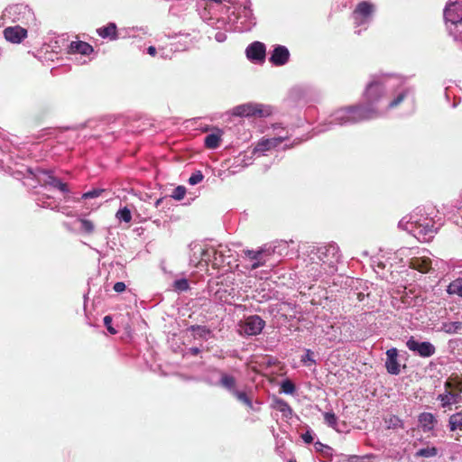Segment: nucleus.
<instances>
[{
    "mask_svg": "<svg viewBox=\"0 0 462 462\" xmlns=\"http://www.w3.org/2000/svg\"><path fill=\"white\" fill-rule=\"evenodd\" d=\"M386 96L389 97L386 109H394L409 97L413 100L414 88L407 85L403 79L397 76H374L364 93L365 104L349 106L336 110L329 116L328 122L322 125L318 132L328 131L332 129L333 125H354L379 117L382 113L375 105Z\"/></svg>",
    "mask_w": 462,
    "mask_h": 462,
    "instance_id": "f257e3e1",
    "label": "nucleus"
},
{
    "mask_svg": "<svg viewBox=\"0 0 462 462\" xmlns=\"http://www.w3.org/2000/svg\"><path fill=\"white\" fill-rule=\"evenodd\" d=\"M205 7L200 13L201 19L209 26L221 28L229 24V28L240 23L241 30H251L255 24V17L249 0H204Z\"/></svg>",
    "mask_w": 462,
    "mask_h": 462,
    "instance_id": "f03ea898",
    "label": "nucleus"
},
{
    "mask_svg": "<svg viewBox=\"0 0 462 462\" xmlns=\"http://www.w3.org/2000/svg\"><path fill=\"white\" fill-rule=\"evenodd\" d=\"M339 257V248L334 243L310 245L308 250V260L304 273L312 281H317L323 274H334L337 270V264Z\"/></svg>",
    "mask_w": 462,
    "mask_h": 462,
    "instance_id": "7ed1b4c3",
    "label": "nucleus"
},
{
    "mask_svg": "<svg viewBox=\"0 0 462 462\" xmlns=\"http://www.w3.org/2000/svg\"><path fill=\"white\" fill-rule=\"evenodd\" d=\"M437 214L438 210L430 205L417 207L412 213L399 221L398 227L420 242H429L438 230L435 226Z\"/></svg>",
    "mask_w": 462,
    "mask_h": 462,
    "instance_id": "20e7f679",
    "label": "nucleus"
},
{
    "mask_svg": "<svg viewBox=\"0 0 462 462\" xmlns=\"http://www.w3.org/2000/svg\"><path fill=\"white\" fill-rule=\"evenodd\" d=\"M287 248L288 244L286 241H279L271 245H265L259 250H245L244 253L245 256L253 261L251 269L255 270L265 264L268 256L275 254L282 255Z\"/></svg>",
    "mask_w": 462,
    "mask_h": 462,
    "instance_id": "39448f33",
    "label": "nucleus"
},
{
    "mask_svg": "<svg viewBox=\"0 0 462 462\" xmlns=\"http://www.w3.org/2000/svg\"><path fill=\"white\" fill-rule=\"evenodd\" d=\"M34 14L27 5L23 4L13 5L6 7L1 17L0 25H5L7 23H21L29 25L34 23Z\"/></svg>",
    "mask_w": 462,
    "mask_h": 462,
    "instance_id": "423d86ee",
    "label": "nucleus"
},
{
    "mask_svg": "<svg viewBox=\"0 0 462 462\" xmlns=\"http://www.w3.org/2000/svg\"><path fill=\"white\" fill-rule=\"evenodd\" d=\"M189 263L195 267L199 265L208 266V263H211L215 268H217L223 264V261L218 260L217 257H215L214 260L210 258L211 254L216 255L217 254L214 247L205 248L198 243H191L189 245Z\"/></svg>",
    "mask_w": 462,
    "mask_h": 462,
    "instance_id": "0eeeda50",
    "label": "nucleus"
},
{
    "mask_svg": "<svg viewBox=\"0 0 462 462\" xmlns=\"http://www.w3.org/2000/svg\"><path fill=\"white\" fill-rule=\"evenodd\" d=\"M375 6L367 1L360 2L352 12V19L356 28L355 33L360 34L368 28L373 21Z\"/></svg>",
    "mask_w": 462,
    "mask_h": 462,
    "instance_id": "6e6552de",
    "label": "nucleus"
},
{
    "mask_svg": "<svg viewBox=\"0 0 462 462\" xmlns=\"http://www.w3.org/2000/svg\"><path fill=\"white\" fill-rule=\"evenodd\" d=\"M407 348L422 358H428L435 355L436 346L429 341H418L414 337H411L406 341Z\"/></svg>",
    "mask_w": 462,
    "mask_h": 462,
    "instance_id": "1a4fd4ad",
    "label": "nucleus"
},
{
    "mask_svg": "<svg viewBox=\"0 0 462 462\" xmlns=\"http://www.w3.org/2000/svg\"><path fill=\"white\" fill-rule=\"evenodd\" d=\"M241 333L246 336H257L265 327V321L258 315H251L239 324Z\"/></svg>",
    "mask_w": 462,
    "mask_h": 462,
    "instance_id": "9d476101",
    "label": "nucleus"
},
{
    "mask_svg": "<svg viewBox=\"0 0 462 462\" xmlns=\"http://www.w3.org/2000/svg\"><path fill=\"white\" fill-rule=\"evenodd\" d=\"M444 19L446 25L457 24L456 26H461L462 2L458 0H449L444 9Z\"/></svg>",
    "mask_w": 462,
    "mask_h": 462,
    "instance_id": "9b49d317",
    "label": "nucleus"
},
{
    "mask_svg": "<svg viewBox=\"0 0 462 462\" xmlns=\"http://www.w3.org/2000/svg\"><path fill=\"white\" fill-rule=\"evenodd\" d=\"M234 114L238 116H266L270 112L261 104H244L234 108Z\"/></svg>",
    "mask_w": 462,
    "mask_h": 462,
    "instance_id": "f8f14e48",
    "label": "nucleus"
},
{
    "mask_svg": "<svg viewBox=\"0 0 462 462\" xmlns=\"http://www.w3.org/2000/svg\"><path fill=\"white\" fill-rule=\"evenodd\" d=\"M39 181L44 182L54 189L60 190L63 193H69V189L68 185L62 182L60 179L53 176L50 171L38 170V174L35 175Z\"/></svg>",
    "mask_w": 462,
    "mask_h": 462,
    "instance_id": "ddd939ff",
    "label": "nucleus"
},
{
    "mask_svg": "<svg viewBox=\"0 0 462 462\" xmlns=\"http://www.w3.org/2000/svg\"><path fill=\"white\" fill-rule=\"evenodd\" d=\"M266 48L261 42H254L245 50L246 57L253 62H263L265 59Z\"/></svg>",
    "mask_w": 462,
    "mask_h": 462,
    "instance_id": "4468645a",
    "label": "nucleus"
},
{
    "mask_svg": "<svg viewBox=\"0 0 462 462\" xmlns=\"http://www.w3.org/2000/svg\"><path fill=\"white\" fill-rule=\"evenodd\" d=\"M289 60L290 51L283 45H275L269 58V61L274 66H283Z\"/></svg>",
    "mask_w": 462,
    "mask_h": 462,
    "instance_id": "2eb2a0df",
    "label": "nucleus"
},
{
    "mask_svg": "<svg viewBox=\"0 0 462 462\" xmlns=\"http://www.w3.org/2000/svg\"><path fill=\"white\" fill-rule=\"evenodd\" d=\"M282 131L284 132V134H278V136L261 140L254 148L255 152H266L273 147L278 146L284 140L288 139L289 138L288 131H284V130H282Z\"/></svg>",
    "mask_w": 462,
    "mask_h": 462,
    "instance_id": "dca6fc26",
    "label": "nucleus"
},
{
    "mask_svg": "<svg viewBox=\"0 0 462 462\" xmlns=\"http://www.w3.org/2000/svg\"><path fill=\"white\" fill-rule=\"evenodd\" d=\"M6 41L12 43H20L27 36V30L20 25L8 26L4 30Z\"/></svg>",
    "mask_w": 462,
    "mask_h": 462,
    "instance_id": "f3484780",
    "label": "nucleus"
},
{
    "mask_svg": "<svg viewBox=\"0 0 462 462\" xmlns=\"http://www.w3.org/2000/svg\"><path fill=\"white\" fill-rule=\"evenodd\" d=\"M385 368L386 371L393 375H397L401 373L400 364L398 362V350L392 347L386 351Z\"/></svg>",
    "mask_w": 462,
    "mask_h": 462,
    "instance_id": "a211bd4d",
    "label": "nucleus"
},
{
    "mask_svg": "<svg viewBox=\"0 0 462 462\" xmlns=\"http://www.w3.org/2000/svg\"><path fill=\"white\" fill-rule=\"evenodd\" d=\"M215 372L219 374V384L218 386L227 391L230 394L237 389V380L236 378L224 371V370H215Z\"/></svg>",
    "mask_w": 462,
    "mask_h": 462,
    "instance_id": "6ab92c4d",
    "label": "nucleus"
},
{
    "mask_svg": "<svg viewBox=\"0 0 462 462\" xmlns=\"http://www.w3.org/2000/svg\"><path fill=\"white\" fill-rule=\"evenodd\" d=\"M437 400L440 401L441 407L447 408L452 404H457L461 401V395L459 393H455L445 389L443 393L439 394Z\"/></svg>",
    "mask_w": 462,
    "mask_h": 462,
    "instance_id": "aec40b11",
    "label": "nucleus"
},
{
    "mask_svg": "<svg viewBox=\"0 0 462 462\" xmlns=\"http://www.w3.org/2000/svg\"><path fill=\"white\" fill-rule=\"evenodd\" d=\"M418 421L424 432H430L434 429L437 419L435 415L430 412H422L419 415Z\"/></svg>",
    "mask_w": 462,
    "mask_h": 462,
    "instance_id": "412c9836",
    "label": "nucleus"
},
{
    "mask_svg": "<svg viewBox=\"0 0 462 462\" xmlns=\"http://www.w3.org/2000/svg\"><path fill=\"white\" fill-rule=\"evenodd\" d=\"M97 32L103 39H109L110 41L118 39L117 27L115 23H109L106 26L98 28Z\"/></svg>",
    "mask_w": 462,
    "mask_h": 462,
    "instance_id": "4be33fe9",
    "label": "nucleus"
},
{
    "mask_svg": "<svg viewBox=\"0 0 462 462\" xmlns=\"http://www.w3.org/2000/svg\"><path fill=\"white\" fill-rule=\"evenodd\" d=\"M93 51V47L86 42H71L69 44V52L88 55Z\"/></svg>",
    "mask_w": 462,
    "mask_h": 462,
    "instance_id": "5701e85b",
    "label": "nucleus"
},
{
    "mask_svg": "<svg viewBox=\"0 0 462 462\" xmlns=\"http://www.w3.org/2000/svg\"><path fill=\"white\" fill-rule=\"evenodd\" d=\"M239 25H242L240 23H235L232 28H229V24H226V25H222L221 28H217V30H224V31H219V32H217L214 35V39L217 42H224L227 36H226V32H229V31H240V32H246L247 30H241L239 29L238 27L236 26H239ZM212 28L214 29H217L216 26H211Z\"/></svg>",
    "mask_w": 462,
    "mask_h": 462,
    "instance_id": "b1692460",
    "label": "nucleus"
},
{
    "mask_svg": "<svg viewBox=\"0 0 462 462\" xmlns=\"http://www.w3.org/2000/svg\"><path fill=\"white\" fill-rule=\"evenodd\" d=\"M312 92H314V89L310 86L301 85L294 87L291 90V96L298 100L306 99Z\"/></svg>",
    "mask_w": 462,
    "mask_h": 462,
    "instance_id": "393cba45",
    "label": "nucleus"
},
{
    "mask_svg": "<svg viewBox=\"0 0 462 462\" xmlns=\"http://www.w3.org/2000/svg\"><path fill=\"white\" fill-rule=\"evenodd\" d=\"M215 370L220 369L217 367H208L202 377V381L210 386H218L219 384V374L215 372Z\"/></svg>",
    "mask_w": 462,
    "mask_h": 462,
    "instance_id": "a878e982",
    "label": "nucleus"
},
{
    "mask_svg": "<svg viewBox=\"0 0 462 462\" xmlns=\"http://www.w3.org/2000/svg\"><path fill=\"white\" fill-rule=\"evenodd\" d=\"M200 39V35L199 32L193 31L191 33L181 34L179 42H183L185 45L183 50H188L194 46Z\"/></svg>",
    "mask_w": 462,
    "mask_h": 462,
    "instance_id": "bb28decb",
    "label": "nucleus"
},
{
    "mask_svg": "<svg viewBox=\"0 0 462 462\" xmlns=\"http://www.w3.org/2000/svg\"><path fill=\"white\" fill-rule=\"evenodd\" d=\"M273 408L278 410L285 418H291L292 416V409L288 402L282 399H276L273 403Z\"/></svg>",
    "mask_w": 462,
    "mask_h": 462,
    "instance_id": "cd10ccee",
    "label": "nucleus"
},
{
    "mask_svg": "<svg viewBox=\"0 0 462 462\" xmlns=\"http://www.w3.org/2000/svg\"><path fill=\"white\" fill-rule=\"evenodd\" d=\"M448 428L450 431L462 430V412H457L449 416Z\"/></svg>",
    "mask_w": 462,
    "mask_h": 462,
    "instance_id": "c85d7f7f",
    "label": "nucleus"
},
{
    "mask_svg": "<svg viewBox=\"0 0 462 462\" xmlns=\"http://www.w3.org/2000/svg\"><path fill=\"white\" fill-rule=\"evenodd\" d=\"M445 389L455 393H462V379L457 377L449 378L445 382Z\"/></svg>",
    "mask_w": 462,
    "mask_h": 462,
    "instance_id": "c756f323",
    "label": "nucleus"
},
{
    "mask_svg": "<svg viewBox=\"0 0 462 462\" xmlns=\"http://www.w3.org/2000/svg\"><path fill=\"white\" fill-rule=\"evenodd\" d=\"M78 222L80 224V226H79L80 232L87 234V235H91L94 233L95 224L91 220L84 218V217H79Z\"/></svg>",
    "mask_w": 462,
    "mask_h": 462,
    "instance_id": "7c9ffc66",
    "label": "nucleus"
},
{
    "mask_svg": "<svg viewBox=\"0 0 462 462\" xmlns=\"http://www.w3.org/2000/svg\"><path fill=\"white\" fill-rule=\"evenodd\" d=\"M221 138L218 134H209L205 137V146L208 149H216L219 146Z\"/></svg>",
    "mask_w": 462,
    "mask_h": 462,
    "instance_id": "2f4dec72",
    "label": "nucleus"
},
{
    "mask_svg": "<svg viewBox=\"0 0 462 462\" xmlns=\"http://www.w3.org/2000/svg\"><path fill=\"white\" fill-rule=\"evenodd\" d=\"M448 292L449 294L462 297V278L456 279L451 282L448 286Z\"/></svg>",
    "mask_w": 462,
    "mask_h": 462,
    "instance_id": "473e14b6",
    "label": "nucleus"
},
{
    "mask_svg": "<svg viewBox=\"0 0 462 462\" xmlns=\"http://www.w3.org/2000/svg\"><path fill=\"white\" fill-rule=\"evenodd\" d=\"M231 394L247 407L254 409L252 400L247 396V394L245 392L236 389Z\"/></svg>",
    "mask_w": 462,
    "mask_h": 462,
    "instance_id": "72a5a7b5",
    "label": "nucleus"
},
{
    "mask_svg": "<svg viewBox=\"0 0 462 462\" xmlns=\"http://www.w3.org/2000/svg\"><path fill=\"white\" fill-rule=\"evenodd\" d=\"M438 454V449L435 447H427L420 448L416 451L415 457H433Z\"/></svg>",
    "mask_w": 462,
    "mask_h": 462,
    "instance_id": "f704fd0d",
    "label": "nucleus"
},
{
    "mask_svg": "<svg viewBox=\"0 0 462 462\" xmlns=\"http://www.w3.org/2000/svg\"><path fill=\"white\" fill-rule=\"evenodd\" d=\"M385 423L387 424L388 429H403V421L396 415H391L387 420H385Z\"/></svg>",
    "mask_w": 462,
    "mask_h": 462,
    "instance_id": "c9c22d12",
    "label": "nucleus"
},
{
    "mask_svg": "<svg viewBox=\"0 0 462 462\" xmlns=\"http://www.w3.org/2000/svg\"><path fill=\"white\" fill-rule=\"evenodd\" d=\"M411 265L414 269L419 270L420 273H427L430 266L429 260L414 259L411 262Z\"/></svg>",
    "mask_w": 462,
    "mask_h": 462,
    "instance_id": "e433bc0d",
    "label": "nucleus"
},
{
    "mask_svg": "<svg viewBox=\"0 0 462 462\" xmlns=\"http://www.w3.org/2000/svg\"><path fill=\"white\" fill-rule=\"evenodd\" d=\"M456 25L457 24H448L446 26L448 28L449 34L454 38V40L462 42V21L461 26Z\"/></svg>",
    "mask_w": 462,
    "mask_h": 462,
    "instance_id": "4c0bfd02",
    "label": "nucleus"
},
{
    "mask_svg": "<svg viewBox=\"0 0 462 462\" xmlns=\"http://www.w3.org/2000/svg\"><path fill=\"white\" fill-rule=\"evenodd\" d=\"M324 421L334 430H337V417L333 411H326L323 413Z\"/></svg>",
    "mask_w": 462,
    "mask_h": 462,
    "instance_id": "58836bf2",
    "label": "nucleus"
},
{
    "mask_svg": "<svg viewBox=\"0 0 462 462\" xmlns=\"http://www.w3.org/2000/svg\"><path fill=\"white\" fill-rule=\"evenodd\" d=\"M173 288L176 291H187L189 289V284L187 279L181 278L174 281Z\"/></svg>",
    "mask_w": 462,
    "mask_h": 462,
    "instance_id": "ea45409f",
    "label": "nucleus"
},
{
    "mask_svg": "<svg viewBox=\"0 0 462 462\" xmlns=\"http://www.w3.org/2000/svg\"><path fill=\"white\" fill-rule=\"evenodd\" d=\"M116 217L120 221L129 223L132 219V214H131V211L127 208H124L117 211Z\"/></svg>",
    "mask_w": 462,
    "mask_h": 462,
    "instance_id": "a19ab883",
    "label": "nucleus"
},
{
    "mask_svg": "<svg viewBox=\"0 0 462 462\" xmlns=\"http://www.w3.org/2000/svg\"><path fill=\"white\" fill-rule=\"evenodd\" d=\"M314 353L310 349L305 350V355L301 356L300 361L306 366H310L316 364V360L313 358Z\"/></svg>",
    "mask_w": 462,
    "mask_h": 462,
    "instance_id": "79ce46f5",
    "label": "nucleus"
},
{
    "mask_svg": "<svg viewBox=\"0 0 462 462\" xmlns=\"http://www.w3.org/2000/svg\"><path fill=\"white\" fill-rule=\"evenodd\" d=\"M203 179L204 175L202 174V172L200 171H196L190 175V177L188 180V182L189 185L194 186L200 183L203 180Z\"/></svg>",
    "mask_w": 462,
    "mask_h": 462,
    "instance_id": "37998d69",
    "label": "nucleus"
},
{
    "mask_svg": "<svg viewBox=\"0 0 462 462\" xmlns=\"http://www.w3.org/2000/svg\"><path fill=\"white\" fill-rule=\"evenodd\" d=\"M104 191H105L104 189H93L92 190L83 193L81 196V199H95V198L99 197Z\"/></svg>",
    "mask_w": 462,
    "mask_h": 462,
    "instance_id": "c03bdc74",
    "label": "nucleus"
},
{
    "mask_svg": "<svg viewBox=\"0 0 462 462\" xmlns=\"http://www.w3.org/2000/svg\"><path fill=\"white\" fill-rule=\"evenodd\" d=\"M282 391L286 394H292L295 392V385L290 380H285L282 383Z\"/></svg>",
    "mask_w": 462,
    "mask_h": 462,
    "instance_id": "a18cd8bd",
    "label": "nucleus"
},
{
    "mask_svg": "<svg viewBox=\"0 0 462 462\" xmlns=\"http://www.w3.org/2000/svg\"><path fill=\"white\" fill-rule=\"evenodd\" d=\"M186 194V188L183 186H178L172 191L171 198L176 200H181Z\"/></svg>",
    "mask_w": 462,
    "mask_h": 462,
    "instance_id": "49530a36",
    "label": "nucleus"
},
{
    "mask_svg": "<svg viewBox=\"0 0 462 462\" xmlns=\"http://www.w3.org/2000/svg\"><path fill=\"white\" fill-rule=\"evenodd\" d=\"M314 447H315V449L319 452H322L324 453L326 456L329 455L330 454V451H331V448L327 446V445H324L322 444L321 442L319 441H317L314 443Z\"/></svg>",
    "mask_w": 462,
    "mask_h": 462,
    "instance_id": "de8ad7c7",
    "label": "nucleus"
},
{
    "mask_svg": "<svg viewBox=\"0 0 462 462\" xmlns=\"http://www.w3.org/2000/svg\"><path fill=\"white\" fill-rule=\"evenodd\" d=\"M103 320H104V325L106 327L107 330L113 335L116 334L117 331L111 325L112 324V317L109 315L105 316Z\"/></svg>",
    "mask_w": 462,
    "mask_h": 462,
    "instance_id": "09e8293b",
    "label": "nucleus"
},
{
    "mask_svg": "<svg viewBox=\"0 0 462 462\" xmlns=\"http://www.w3.org/2000/svg\"><path fill=\"white\" fill-rule=\"evenodd\" d=\"M125 288L126 286L123 282H116L113 287L114 291L118 293L123 292L125 290Z\"/></svg>",
    "mask_w": 462,
    "mask_h": 462,
    "instance_id": "8fccbe9b",
    "label": "nucleus"
},
{
    "mask_svg": "<svg viewBox=\"0 0 462 462\" xmlns=\"http://www.w3.org/2000/svg\"><path fill=\"white\" fill-rule=\"evenodd\" d=\"M301 438L307 444H310L313 441V437L310 431H306L304 434H302Z\"/></svg>",
    "mask_w": 462,
    "mask_h": 462,
    "instance_id": "3c124183",
    "label": "nucleus"
},
{
    "mask_svg": "<svg viewBox=\"0 0 462 462\" xmlns=\"http://www.w3.org/2000/svg\"><path fill=\"white\" fill-rule=\"evenodd\" d=\"M215 251L217 252L216 255H214V254L212 255V254H211V257H210V258H211L212 260H214V259H215V257H217V258H218V260H222V261H223V263H224V262H225V251H224V250H217V249H215Z\"/></svg>",
    "mask_w": 462,
    "mask_h": 462,
    "instance_id": "603ef678",
    "label": "nucleus"
},
{
    "mask_svg": "<svg viewBox=\"0 0 462 462\" xmlns=\"http://www.w3.org/2000/svg\"><path fill=\"white\" fill-rule=\"evenodd\" d=\"M458 210L461 211V212H459L460 218L456 220V223H457V225H458L462 227V193L460 194V201H459Z\"/></svg>",
    "mask_w": 462,
    "mask_h": 462,
    "instance_id": "864d4df0",
    "label": "nucleus"
},
{
    "mask_svg": "<svg viewBox=\"0 0 462 462\" xmlns=\"http://www.w3.org/2000/svg\"><path fill=\"white\" fill-rule=\"evenodd\" d=\"M189 353L192 356H197L200 353V349L199 347L193 346L189 348Z\"/></svg>",
    "mask_w": 462,
    "mask_h": 462,
    "instance_id": "5fc2aeb1",
    "label": "nucleus"
},
{
    "mask_svg": "<svg viewBox=\"0 0 462 462\" xmlns=\"http://www.w3.org/2000/svg\"><path fill=\"white\" fill-rule=\"evenodd\" d=\"M147 52L152 55V56H154L156 54V48L154 46H150L148 47L147 49Z\"/></svg>",
    "mask_w": 462,
    "mask_h": 462,
    "instance_id": "6e6d98bb",
    "label": "nucleus"
},
{
    "mask_svg": "<svg viewBox=\"0 0 462 462\" xmlns=\"http://www.w3.org/2000/svg\"><path fill=\"white\" fill-rule=\"evenodd\" d=\"M42 206L43 208H53L52 206L51 205V203L47 202V201H44L42 202Z\"/></svg>",
    "mask_w": 462,
    "mask_h": 462,
    "instance_id": "4d7b16f0",
    "label": "nucleus"
},
{
    "mask_svg": "<svg viewBox=\"0 0 462 462\" xmlns=\"http://www.w3.org/2000/svg\"><path fill=\"white\" fill-rule=\"evenodd\" d=\"M220 248H222V245H220ZM220 250H224V251H225V254L226 253V249H220ZM227 252H230V249H227Z\"/></svg>",
    "mask_w": 462,
    "mask_h": 462,
    "instance_id": "13d9d810",
    "label": "nucleus"
},
{
    "mask_svg": "<svg viewBox=\"0 0 462 462\" xmlns=\"http://www.w3.org/2000/svg\"><path fill=\"white\" fill-rule=\"evenodd\" d=\"M273 128H274V129H278V128H280V126H278V125H273Z\"/></svg>",
    "mask_w": 462,
    "mask_h": 462,
    "instance_id": "bf43d9fd",
    "label": "nucleus"
},
{
    "mask_svg": "<svg viewBox=\"0 0 462 462\" xmlns=\"http://www.w3.org/2000/svg\"><path fill=\"white\" fill-rule=\"evenodd\" d=\"M289 462H296V461H293V460H290Z\"/></svg>",
    "mask_w": 462,
    "mask_h": 462,
    "instance_id": "052dcab7",
    "label": "nucleus"
}]
</instances>
